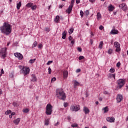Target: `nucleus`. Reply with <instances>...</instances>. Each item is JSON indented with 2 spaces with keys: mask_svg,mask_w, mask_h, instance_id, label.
<instances>
[{
  "mask_svg": "<svg viewBox=\"0 0 128 128\" xmlns=\"http://www.w3.org/2000/svg\"><path fill=\"white\" fill-rule=\"evenodd\" d=\"M80 86V82H78L76 80H74V88H76L77 86Z\"/></svg>",
  "mask_w": 128,
  "mask_h": 128,
  "instance_id": "4be33fe9",
  "label": "nucleus"
},
{
  "mask_svg": "<svg viewBox=\"0 0 128 128\" xmlns=\"http://www.w3.org/2000/svg\"><path fill=\"white\" fill-rule=\"evenodd\" d=\"M12 26L8 22H4L2 26H0V30L2 34L8 36L12 32Z\"/></svg>",
  "mask_w": 128,
  "mask_h": 128,
  "instance_id": "f257e3e1",
  "label": "nucleus"
},
{
  "mask_svg": "<svg viewBox=\"0 0 128 128\" xmlns=\"http://www.w3.org/2000/svg\"><path fill=\"white\" fill-rule=\"evenodd\" d=\"M75 42H76V40H74V39L71 40L70 42L72 46H74V44Z\"/></svg>",
  "mask_w": 128,
  "mask_h": 128,
  "instance_id": "de8ad7c7",
  "label": "nucleus"
},
{
  "mask_svg": "<svg viewBox=\"0 0 128 128\" xmlns=\"http://www.w3.org/2000/svg\"><path fill=\"white\" fill-rule=\"evenodd\" d=\"M114 8H116L112 4L108 6V10H109V12H112Z\"/></svg>",
  "mask_w": 128,
  "mask_h": 128,
  "instance_id": "f3484780",
  "label": "nucleus"
},
{
  "mask_svg": "<svg viewBox=\"0 0 128 128\" xmlns=\"http://www.w3.org/2000/svg\"><path fill=\"white\" fill-rule=\"evenodd\" d=\"M96 16H97V20H100L102 18V15L100 14V13L98 12Z\"/></svg>",
  "mask_w": 128,
  "mask_h": 128,
  "instance_id": "c85d7f7f",
  "label": "nucleus"
},
{
  "mask_svg": "<svg viewBox=\"0 0 128 128\" xmlns=\"http://www.w3.org/2000/svg\"><path fill=\"white\" fill-rule=\"evenodd\" d=\"M52 113V106L48 104L46 106V114L47 116H50Z\"/></svg>",
  "mask_w": 128,
  "mask_h": 128,
  "instance_id": "20e7f679",
  "label": "nucleus"
},
{
  "mask_svg": "<svg viewBox=\"0 0 128 128\" xmlns=\"http://www.w3.org/2000/svg\"><path fill=\"white\" fill-rule=\"evenodd\" d=\"M84 56H80L78 58V60H84Z\"/></svg>",
  "mask_w": 128,
  "mask_h": 128,
  "instance_id": "c03bdc74",
  "label": "nucleus"
},
{
  "mask_svg": "<svg viewBox=\"0 0 128 128\" xmlns=\"http://www.w3.org/2000/svg\"><path fill=\"white\" fill-rule=\"evenodd\" d=\"M126 84V80L124 79H119L117 80V84L118 85L119 88H122Z\"/></svg>",
  "mask_w": 128,
  "mask_h": 128,
  "instance_id": "423d86ee",
  "label": "nucleus"
},
{
  "mask_svg": "<svg viewBox=\"0 0 128 128\" xmlns=\"http://www.w3.org/2000/svg\"><path fill=\"white\" fill-rule=\"evenodd\" d=\"M50 124V119H46L45 120V122H44V125L45 126H48Z\"/></svg>",
  "mask_w": 128,
  "mask_h": 128,
  "instance_id": "a878e982",
  "label": "nucleus"
},
{
  "mask_svg": "<svg viewBox=\"0 0 128 128\" xmlns=\"http://www.w3.org/2000/svg\"><path fill=\"white\" fill-rule=\"evenodd\" d=\"M32 82H36V76H32Z\"/></svg>",
  "mask_w": 128,
  "mask_h": 128,
  "instance_id": "7c9ffc66",
  "label": "nucleus"
},
{
  "mask_svg": "<svg viewBox=\"0 0 128 128\" xmlns=\"http://www.w3.org/2000/svg\"><path fill=\"white\" fill-rule=\"evenodd\" d=\"M30 112V110H28V108H26L23 110V112L27 113V112Z\"/></svg>",
  "mask_w": 128,
  "mask_h": 128,
  "instance_id": "473e14b6",
  "label": "nucleus"
},
{
  "mask_svg": "<svg viewBox=\"0 0 128 128\" xmlns=\"http://www.w3.org/2000/svg\"><path fill=\"white\" fill-rule=\"evenodd\" d=\"M104 114H106L108 112V107L106 106L102 109Z\"/></svg>",
  "mask_w": 128,
  "mask_h": 128,
  "instance_id": "aec40b11",
  "label": "nucleus"
},
{
  "mask_svg": "<svg viewBox=\"0 0 128 128\" xmlns=\"http://www.w3.org/2000/svg\"><path fill=\"white\" fill-rule=\"evenodd\" d=\"M58 126V122L57 123H56V124H54V126Z\"/></svg>",
  "mask_w": 128,
  "mask_h": 128,
  "instance_id": "338daca9",
  "label": "nucleus"
},
{
  "mask_svg": "<svg viewBox=\"0 0 128 128\" xmlns=\"http://www.w3.org/2000/svg\"><path fill=\"white\" fill-rule=\"evenodd\" d=\"M50 64H52V60L48 61L46 63L47 66H50Z\"/></svg>",
  "mask_w": 128,
  "mask_h": 128,
  "instance_id": "37998d69",
  "label": "nucleus"
},
{
  "mask_svg": "<svg viewBox=\"0 0 128 128\" xmlns=\"http://www.w3.org/2000/svg\"><path fill=\"white\" fill-rule=\"evenodd\" d=\"M56 96L58 98H60L62 100H64L66 98V93H64V90L62 88L57 89L56 90Z\"/></svg>",
  "mask_w": 128,
  "mask_h": 128,
  "instance_id": "f03ea898",
  "label": "nucleus"
},
{
  "mask_svg": "<svg viewBox=\"0 0 128 128\" xmlns=\"http://www.w3.org/2000/svg\"><path fill=\"white\" fill-rule=\"evenodd\" d=\"M48 74H52V68H50L49 67L48 68Z\"/></svg>",
  "mask_w": 128,
  "mask_h": 128,
  "instance_id": "49530a36",
  "label": "nucleus"
},
{
  "mask_svg": "<svg viewBox=\"0 0 128 128\" xmlns=\"http://www.w3.org/2000/svg\"><path fill=\"white\" fill-rule=\"evenodd\" d=\"M66 31H64L62 33V38H63V40H66Z\"/></svg>",
  "mask_w": 128,
  "mask_h": 128,
  "instance_id": "5701e85b",
  "label": "nucleus"
},
{
  "mask_svg": "<svg viewBox=\"0 0 128 128\" xmlns=\"http://www.w3.org/2000/svg\"><path fill=\"white\" fill-rule=\"evenodd\" d=\"M59 8H62V5H60Z\"/></svg>",
  "mask_w": 128,
  "mask_h": 128,
  "instance_id": "0e129e2a",
  "label": "nucleus"
},
{
  "mask_svg": "<svg viewBox=\"0 0 128 128\" xmlns=\"http://www.w3.org/2000/svg\"><path fill=\"white\" fill-rule=\"evenodd\" d=\"M54 22H55L56 24L60 22V16H56L54 19Z\"/></svg>",
  "mask_w": 128,
  "mask_h": 128,
  "instance_id": "a211bd4d",
  "label": "nucleus"
},
{
  "mask_svg": "<svg viewBox=\"0 0 128 128\" xmlns=\"http://www.w3.org/2000/svg\"><path fill=\"white\" fill-rule=\"evenodd\" d=\"M13 106H18V103H16V102H13Z\"/></svg>",
  "mask_w": 128,
  "mask_h": 128,
  "instance_id": "8fccbe9b",
  "label": "nucleus"
},
{
  "mask_svg": "<svg viewBox=\"0 0 128 128\" xmlns=\"http://www.w3.org/2000/svg\"><path fill=\"white\" fill-rule=\"evenodd\" d=\"M117 102H120L122 100V96L118 94L116 98Z\"/></svg>",
  "mask_w": 128,
  "mask_h": 128,
  "instance_id": "f8f14e48",
  "label": "nucleus"
},
{
  "mask_svg": "<svg viewBox=\"0 0 128 128\" xmlns=\"http://www.w3.org/2000/svg\"><path fill=\"white\" fill-rule=\"evenodd\" d=\"M33 4L32 2H29L28 4H26V6H27V8H32V6H33Z\"/></svg>",
  "mask_w": 128,
  "mask_h": 128,
  "instance_id": "c756f323",
  "label": "nucleus"
},
{
  "mask_svg": "<svg viewBox=\"0 0 128 128\" xmlns=\"http://www.w3.org/2000/svg\"><path fill=\"white\" fill-rule=\"evenodd\" d=\"M98 100H100V102H102V98H98Z\"/></svg>",
  "mask_w": 128,
  "mask_h": 128,
  "instance_id": "69168bd1",
  "label": "nucleus"
},
{
  "mask_svg": "<svg viewBox=\"0 0 128 128\" xmlns=\"http://www.w3.org/2000/svg\"><path fill=\"white\" fill-rule=\"evenodd\" d=\"M64 108H66L68 106V103H64Z\"/></svg>",
  "mask_w": 128,
  "mask_h": 128,
  "instance_id": "bf43d9fd",
  "label": "nucleus"
},
{
  "mask_svg": "<svg viewBox=\"0 0 128 128\" xmlns=\"http://www.w3.org/2000/svg\"><path fill=\"white\" fill-rule=\"evenodd\" d=\"M90 2H92V4L94 2V0H89Z\"/></svg>",
  "mask_w": 128,
  "mask_h": 128,
  "instance_id": "680f3d73",
  "label": "nucleus"
},
{
  "mask_svg": "<svg viewBox=\"0 0 128 128\" xmlns=\"http://www.w3.org/2000/svg\"><path fill=\"white\" fill-rule=\"evenodd\" d=\"M74 0H72L70 6H74Z\"/></svg>",
  "mask_w": 128,
  "mask_h": 128,
  "instance_id": "a18cd8bd",
  "label": "nucleus"
},
{
  "mask_svg": "<svg viewBox=\"0 0 128 128\" xmlns=\"http://www.w3.org/2000/svg\"><path fill=\"white\" fill-rule=\"evenodd\" d=\"M90 44H92V40H90Z\"/></svg>",
  "mask_w": 128,
  "mask_h": 128,
  "instance_id": "774afa93",
  "label": "nucleus"
},
{
  "mask_svg": "<svg viewBox=\"0 0 128 128\" xmlns=\"http://www.w3.org/2000/svg\"><path fill=\"white\" fill-rule=\"evenodd\" d=\"M108 54H112V49H109L108 50Z\"/></svg>",
  "mask_w": 128,
  "mask_h": 128,
  "instance_id": "ea45409f",
  "label": "nucleus"
},
{
  "mask_svg": "<svg viewBox=\"0 0 128 128\" xmlns=\"http://www.w3.org/2000/svg\"><path fill=\"white\" fill-rule=\"evenodd\" d=\"M102 46H104V42H102V41H101L100 42V44L98 46V48H100V50H102Z\"/></svg>",
  "mask_w": 128,
  "mask_h": 128,
  "instance_id": "393cba45",
  "label": "nucleus"
},
{
  "mask_svg": "<svg viewBox=\"0 0 128 128\" xmlns=\"http://www.w3.org/2000/svg\"><path fill=\"white\" fill-rule=\"evenodd\" d=\"M56 78L54 77V78H52L51 82H56Z\"/></svg>",
  "mask_w": 128,
  "mask_h": 128,
  "instance_id": "58836bf2",
  "label": "nucleus"
},
{
  "mask_svg": "<svg viewBox=\"0 0 128 128\" xmlns=\"http://www.w3.org/2000/svg\"><path fill=\"white\" fill-rule=\"evenodd\" d=\"M20 70V73L23 74L24 76H26L30 74V68L28 67L20 66H18Z\"/></svg>",
  "mask_w": 128,
  "mask_h": 128,
  "instance_id": "7ed1b4c3",
  "label": "nucleus"
},
{
  "mask_svg": "<svg viewBox=\"0 0 128 128\" xmlns=\"http://www.w3.org/2000/svg\"><path fill=\"white\" fill-rule=\"evenodd\" d=\"M20 6H22V2H20L16 4L17 10H20Z\"/></svg>",
  "mask_w": 128,
  "mask_h": 128,
  "instance_id": "b1692460",
  "label": "nucleus"
},
{
  "mask_svg": "<svg viewBox=\"0 0 128 128\" xmlns=\"http://www.w3.org/2000/svg\"><path fill=\"white\" fill-rule=\"evenodd\" d=\"M80 2V0H76V4H78Z\"/></svg>",
  "mask_w": 128,
  "mask_h": 128,
  "instance_id": "13d9d810",
  "label": "nucleus"
},
{
  "mask_svg": "<svg viewBox=\"0 0 128 128\" xmlns=\"http://www.w3.org/2000/svg\"><path fill=\"white\" fill-rule=\"evenodd\" d=\"M118 34V30L116 29H112L110 32V34Z\"/></svg>",
  "mask_w": 128,
  "mask_h": 128,
  "instance_id": "2eb2a0df",
  "label": "nucleus"
},
{
  "mask_svg": "<svg viewBox=\"0 0 128 128\" xmlns=\"http://www.w3.org/2000/svg\"><path fill=\"white\" fill-rule=\"evenodd\" d=\"M115 70H114V68H112L110 70V72H112V73H114V72Z\"/></svg>",
  "mask_w": 128,
  "mask_h": 128,
  "instance_id": "c9c22d12",
  "label": "nucleus"
},
{
  "mask_svg": "<svg viewBox=\"0 0 128 128\" xmlns=\"http://www.w3.org/2000/svg\"><path fill=\"white\" fill-rule=\"evenodd\" d=\"M80 16L81 18H84V12L82 10L80 11Z\"/></svg>",
  "mask_w": 128,
  "mask_h": 128,
  "instance_id": "4c0bfd02",
  "label": "nucleus"
},
{
  "mask_svg": "<svg viewBox=\"0 0 128 128\" xmlns=\"http://www.w3.org/2000/svg\"><path fill=\"white\" fill-rule=\"evenodd\" d=\"M72 128H78V124L74 123V124H72Z\"/></svg>",
  "mask_w": 128,
  "mask_h": 128,
  "instance_id": "e433bc0d",
  "label": "nucleus"
},
{
  "mask_svg": "<svg viewBox=\"0 0 128 128\" xmlns=\"http://www.w3.org/2000/svg\"><path fill=\"white\" fill-rule=\"evenodd\" d=\"M119 8H122L123 10H128V6H126V3H122L119 5Z\"/></svg>",
  "mask_w": 128,
  "mask_h": 128,
  "instance_id": "1a4fd4ad",
  "label": "nucleus"
},
{
  "mask_svg": "<svg viewBox=\"0 0 128 128\" xmlns=\"http://www.w3.org/2000/svg\"><path fill=\"white\" fill-rule=\"evenodd\" d=\"M88 14H90V11L86 10L85 12V16H88Z\"/></svg>",
  "mask_w": 128,
  "mask_h": 128,
  "instance_id": "a19ab883",
  "label": "nucleus"
},
{
  "mask_svg": "<svg viewBox=\"0 0 128 128\" xmlns=\"http://www.w3.org/2000/svg\"><path fill=\"white\" fill-rule=\"evenodd\" d=\"M83 111L84 112L85 114H90V109L88 108L86 106H84L83 108Z\"/></svg>",
  "mask_w": 128,
  "mask_h": 128,
  "instance_id": "ddd939ff",
  "label": "nucleus"
},
{
  "mask_svg": "<svg viewBox=\"0 0 128 128\" xmlns=\"http://www.w3.org/2000/svg\"><path fill=\"white\" fill-rule=\"evenodd\" d=\"M36 8H37L36 5H34V6H32L31 8H32V10H36Z\"/></svg>",
  "mask_w": 128,
  "mask_h": 128,
  "instance_id": "f704fd0d",
  "label": "nucleus"
},
{
  "mask_svg": "<svg viewBox=\"0 0 128 128\" xmlns=\"http://www.w3.org/2000/svg\"><path fill=\"white\" fill-rule=\"evenodd\" d=\"M6 48H3L0 50V56L3 60H4L6 58V54L8 52H6Z\"/></svg>",
  "mask_w": 128,
  "mask_h": 128,
  "instance_id": "39448f33",
  "label": "nucleus"
},
{
  "mask_svg": "<svg viewBox=\"0 0 128 128\" xmlns=\"http://www.w3.org/2000/svg\"><path fill=\"white\" fill-rule=\"evenodd\" d=\"M114 46L116 48V52L120 51V43H118V42H114Z\"/></svg>",
  "mask_w": 128,
  "mask_h": 128,
  "instance_id": "6e6552de",
  "label": "nucleus"
},
{
  "mask_svg": "<svg viewBox=\"0 0 128 128\" xmlns=\"http://www.w3.org/2000/svg\"><path fill=\"white\" fill-rule=\"evenodd\" d=\"M38 47V48H42V44H40Z\"/></svg>",
  "mask_w": 128,
  "mask_h": 128,
  "instance_id": "4d7b16f0",
  "label": "nucleus"
},
{
  "mask_svg": "<svg viewBox=\"0 0 128 128\" xmlns=\"http://www.w3.org/2000/svg\"><path fill=\"white\" fill-rule=\"evenodd\" d=\"M36 46H38V42H36V41H35L32 44V48H36Z\"/></svg>",
  "mask_w": 128,
  "mask_h": 128,
  "instance_id": "72a5a7b5",
  "label": "nucleus"
},
{
  "mask_svg": "<svg viewBox=\"0 0 128 128\" xmlns=\"http://www.w3.org/2000/svg\"><path fill=\"white\" fill-rule=\"evenodd\" d=\"M76 72H80V68L77 69L76 70Z\"/></svg>",
  "mask_w": 128,
  "mask_h": 128,
  "instance_id": "5fc2aeb1",
  "label": "nucleus"
},
{
  "mask_svg": "<svg viewBox=\"0 0 128 128\" xmlns=\"http://www.w3.org/2000/svg\"><path fill=\"white\" fill-rule=\"evenodd\" d=\"M73 6H72L70 5L68 8L66 10V12H68V14H70V12H72V10Z\"/></svg>",
  "mask_w": 128,
  "mask_h": 128,
  "instance_id": "dca6fc26",
  "label": "nucleus"
},
{
  "mask_svg": "<svg viewBox=\"0 0 128 128\" xmlns=\"http://www.w3.org/2000/svg\"><path fill=\"white\" fill-rule=\"evenodd\" d=\"M20 118H18L17 119L15 120L14 121V122L15 124L18 125V124H20Z\"/></svg>",
  "mask_w": 128,
  "mask_h": 128,
  "instance_id": "6ab92c4d",
  "label": "nucleus"
},
{
  "mask_svg": "<svg viewBox=\"0 0 128 128\" xmlns=\"http://www.w3.org/2000/svg\"><path fill=\"white\" fill-rule=\"evenodd\" d=\"M0 74H4V69H2L0 71Z\"/></svg>",
  "mask_w": 128,
  "mask_h": 128,
  "instance_id": "603ef678",
  "label": "nucleus"
},
{
  "mask_svg": "<svg viewBox=\"0 0 128 128\" xmlns=\"http://www.w3.org/2000/svg\"><path fill=\"white\" fill-rule=\"evenodd\" d=\"M114 117H108L106 118V120H107L108 122H114Z\"/></svg>",
  "mask_w": 128,
  "mask_h": 128,
  "instance_id": "9d476101",
  "label": "nucleus"
},
{
  "mask_svg": "<svg viewBox=\"0 0 128 128\" xmlns=\"http://www.w3.org/2000/svg\"><path fill=\"white\" fill-rule=\"evenodd\" d=\"M12 114V110H8L5 112V114Z\"/></svg>",
  "mask_w": 128,
  "mask_h": 128,
  "instance_id": "2f4dec72",
  "label": "nucleus"
},
{
  "mask_svg": "<svg viewBox=\"0 0 128 128\" xmlns=\"http://www.w3.org/2000/svg\"><path fill=\"white\" fill-rule=\"evenodd\" d=\"M45 30L46 32H48L50 30V29L48 28H46Z\"/></svg>",
  "mask_w": 128,
  "mask_h": 128,
  "instance_id": "79ce46f5",
  "label": "nucleus"
},
{
  "mask_svg": "<svg viewBox=\"0 0 128 128\" xmlns=\"http://www.w3.org/2000/svg\"><path fill=\"white\" fill-rule=\"evenodd\" d=\"M68 40H72V37L70 36H69V37H68Z\"/></svg>",
  "mask_w": 128,
  "mask_h": 128,
  "instance_id": "864d4df0",
  "label": "nucleus"
},
{
  "mask_svg": "<svg viewBox=\"0 0 128 128\" xmlns=\"http://www.w3.org/2000/svg\"><path fill=\"white\" fill-rule=\"evenodd\" d=\"M74 28H70L69 30H68V34H72V32H74Z\"/></svg>",
  "mask_w": 128,
  "mask_h": 128,
  "instance_id": "cd10ccee",
  "label": "nucleus"
},
{
  "mask_svg": "<svg viewBox=\"0 0 128 128\" xmlns=\"http://www.w3.org/2000/svg\"><path fill=\"white\" fill-rule=\"evenodd\" d=\"M11 114H12V116H14V114H16V112H12L11 113Z\"/></svg>",
  "mask_w": 128,
  "mask_h": 128,
  "instance_id": "e2e57ef3",
  "label": "nucleus"
},
{
  "mask_svg": "<svg viewBox=\"0 0 128 128\" xmlns=\"http://www.w3.org/2000/svg\"><path fill=\"white\" fill-rule=\"evenodd\" d=\"M63 76L64 78H68V70L63 71Z\"/></svg>",
  "mask_w": 128,
  "mask_h": 128,
  "instance_id": "4468645a",
  "label": "nucleus"
},
{
  "mask_svg": "<svg viewBox=\"0 0 128 128\" xmlns=\"http://www.w3.org/2000/svg\"><path fill=\"white\" fill-rule=\"evenodd\" d=\"M116 66L118 68H120V62H118L117 64H116Z\"/></svg>",
  "mask_w": 128,
  "mask_h": 128,
  "instance_id": "09e8293b",
  "label": "nucleus"
},
{
  "mask_svg": "<svg viewBox=\"0 0 128 128\" xmlns=\"http://www.w3.org/2000/svg\"><path fill=\"white\" fill-rule=\"evenodd\" d=\"M36 58L31 59L29 60L28 62L29 64H34V62H36Z\"/></svg>",
  "mask_w": 128,
  "mask_h": 128,
  "instance_id": "bb28decb",
  "label": "nucleus"
},
{
  "mask_svg": "<svg viewBox=\"0 0 128 128\" xmlns=\"http://www.w3.org/2000/svg\"><path fill=\"white\" fill-rule=\"evenodd\" d=\"M100 30H102V29L104 28V26H100L99 27Z\"/></svg>",
  "mask_w": 128,
  "mask_h": 128,
  "instance_id": "3c124183",
  "label": "nucleus"
},
{
  "mask_svg": "<svg viewBox=\"0 0 128 128\" xmlns=\"http://www.w3.org/2000/svg\"><path fill=\"white\" fill-rule=\"evenodd\" d=\"M108 78H114V79L116 78L115 74H108Z\"/></svg>",
  "mask_w": 128,
  "mask_h": 128,
  "instance_id": "412c9836",
  "label": "nucleus"
},
{
  "mask_svg": "<svg viewBox=\"0 0 128 128\" xmlns=\"http://www.w3.org/2000/svg\"><path fill=\"white\" fill-rule=\"evenodd\" d=\"M103 93L104 94H108V92H106V91H104L103 92Z\"/></svg>",
  "mask_w": 128,
  "mask_h": 128,
  "instance_id": "052dcab7",
  "label": "nucleus"
},
{
  "mask_svg": "<svg viewBox=\"0 0 128 128\" xmlns=\"http://www.w3.org/2000/svg\"><path fill=\"white\" fill-rule=\"evenodd\" d=\"M70 110L72 112H78L80 110V107L79 105H77L76 106H72L70 108Z\"/></svg>",
  "mask_w": 128,
  "mask_h": 128,
  "instance_id": "0eeeda50",
  "label": "nucleus"
},
{
  "mask_svg": "<svg viewBox=\"0 0 128 128\" xmlns=\"http://www.w3.org/2000/svg\"><path fill=\"white\" fill-rule=\"evenodd\" d=\"M78 52H82V48L80 47L78 48Z\"/></svg>",
  "mask_w": 128,
  "mask_h": 128,
  "instance_id": "6e6d98bb",
  "label": "nucleus"
},
{
  "mask_svg": "<svg viewBox=\"0 0 128 128\" xmlns=\"http://www.w3.org/2000/svg\"><path fill=\"white\" fill-rule=\"evenodd\" d=\"M14 56L18 58V60H22V55L20 53H14Z\"/></svg>",
  "mask_w": 128,
  "mask_h": 128,
  "instance_id": "9b49d317",
  "label": "nucleus"
}]
</instances>
